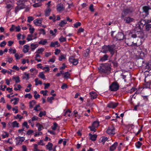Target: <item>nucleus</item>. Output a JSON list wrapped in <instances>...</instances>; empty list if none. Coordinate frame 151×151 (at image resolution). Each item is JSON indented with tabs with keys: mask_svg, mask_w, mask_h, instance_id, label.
<instances>
[{
	"mask_svg": "<svg viewBox=\"0 0 151 151\" xmlns=\"http://www.w3.org/2000/svg\"><path fill=\"white\" fill-rule=\"evenodd\" d=\"M130 32L128 34L129 37L125 39V43L128 46H138L141 44L140 40L135 39L133 37H130Z\"/></svg>",
	"mask_w": 151,
	"mask_h": 151,
	"instance_id": "1",
	"label": "nucleus"
},
{
	"mask_svg": "<svg viewBox=\"0 0 151 151\" xmlns=\"http://www.w3.org/2000/svg\"><path fill=\"white\" fill-rule=\"evenodd\" d=\"M141 30L136 27L134 30L130 31V36L134 37L135 39H137L138 38L142 39L144 37V34Z\"/></svg>",
	"mask_w": 151,
	"mask_h": 151,
	"instance_id": "2",
	"label": "nucleus"
},
{
	"mask_svg": "<svg viewBox=\"0 0 151 151\" xmlns=\"http://www.w3.org/2000/svg\"><path fill=\"white\" fill-rule=\"evenodd\" d=\"M121 10L122 11L121 17H125L134 11L133 8L130 6H124L122 7Z\"/></svg>",
	"mask_w": 151,
	"mask_h": 151,
	"instance_id": "3",
	"label": "nucleus"
},
{
	"mask_svg": "<svg viewBox=\"0 0 151 151\" xmlns=\"http://www.w3.org/2000/svg\"><path fill=\"white\" fill-rule=\"evenodd\" d=\"M98 69L101 73L108 74L110 73L111 64H103L102 66H99Z\"/></svg>",
	"mask_w": 151,
	"mask_h": 151,
	"instance_id": "4",
	"label": "nucleus"
},
{
	"mask_svg": "<svg viewBox=\"0 0 151 151\" xmlns=\"http://www.w3.org/2000/svg\"><path fill=\"white\" fill-rule=\"evenodd\" d=\"M142 9L143 11L140 13V16L141 17L145 18L149 14L150 11L151 10V8L149 6H145L143 7Z\"/></svg>",
	"mask_w": 151,
	"mask_h": 151,
	"instance_id": "5",
	"label": "nucleus"
},
{
	"mask_svg": "<svg viewBox=\"0 0 151 151\" xmlns=\"http://www.w3.org/2000/svg\"><path fill=\"white\" fill-rule=\"evenodd\" d=\"M107 49L111 55V56H112L114 54L115 52H117L116 50V46L115 45H106Z\"/></svg>",
	"mask_w": 151,
	"mask_h": 151,
	"instance_id": "6",
	"label": "nucleus"
},
{
	"mask_svg": "<svg viewBox=\"0 0 151 151\" xmlns=\"http://www.w3.org/2000/svg\"><path fill=\"white\" fill-rule=\"evenodd\" d=\"M119 88V84L116 82H114L109 86V90L111 91H116L118 90Z\"/></svg>",
	"mask_w": 151,
	"mask_h": 151,
	"instance_id": "7",
	"label": "nucleus"
},
{
	"mask_svg": "<svg viewBox=\"0 0 151 151\" xmlns=\"http://www.w3.org/2000/svg\"><path fill=\"white\" fill-rule=\"evenodd\" d=\"M147 22V20H145L141 18L139 22L136 24V27H137V28H138L140 30H142L144 26L146 25Z\"/></svg>",
	"mask_w": 151,
	"mask_h": 151,
	"instance_id": "8",
	"label": "nucleus"
},
{
	"mask_svg": "<svg viewBox=\"0 0 151 151\" xmlns=\"http://www.w3.org/2000/svg\"><path fill=\"white\" fill-rule=\"evenodd\" d=\"M106 133L110 135H114L115 134V129L113 124L108 128L106 130Z\"/></svg>",
	"mask_w": 151,
	"mask_h": 151,
	"instance_id": "9",
	"label": "nucleus"
},
{
	"mask_svg": "<svg viewBox=\"0 0 151 151\" xmlns=\"http://www.w3.org/2000/svg\"><path fill=\"white\" fill-rule=\"evenodd\" d=\"M69 60L70 63H72L74 65H77L78 63V59H75L74 57L73 56L70 57Z\"/></svg>",
	"mask_w": 151,
	"mask_h": 151,
	"instance_id": "10",
	"label": "nucleus"
},
{
	"mask_svg": "<svg viewBox=\"0 0 151 151\" xmlns=\"http://www.w3.org/2000/svg\"><path fill=\"white\" fill-rule=\"evenodd\" d=\"M122 19H123L124 21L127 23H129L131 22H132L134 20L133 19L129 17H121Z\"/></svg>",
	"mask_w": 151,
	"mask_h": 151,
	"instance_id": "11",
	"label": "nucleus"
},
{
	"mask_svg": "<svg viewBox=\"0 0 151 151\" xmlns=\"http://www.w3.org/2000/svg\"><path fill=\"white\" fill-rule=\"evenodd\" d=\"M116 39L119 40H122L124 37V34L121 32H118L115 36Z\"/></svg>",
	"mask_w": 151,
	"mask_h": 151,
	"instance_id": "12",
	"label": "nucleus"
},
{
	"mask_svg": "<svg viewBox=\"0 0 151 151\" xmlns=\"http://www.w3.org/2000/svg\"><path fill=\"white\" fill-rule=\"evenodd\" d=\"M118 103L111 102L109 103L107 105V107L111 108H114L118 105Z\"/></svg>",
	"mask_w": 151,
	"mask_h": 151,
	"instance_id": "13",
	"label": "nucleus"
},
{
	"mask_svg": "<svg viewBox=\"0 0 151 151\" xmlns=\"http://www.w3.org/2000/svg\"><path fill=\"white\" fill-rule=\"evenodd\" d=\"M16 145L21 144L22 142L25 139L23 137H19L16 138Z\"/></svg>",
	"mask_w": 151,
	"mask_h": 151,
	"instance_id": "14",
	"label": "nucleus"
},
{
	"mask_svg": "<svg viewBox=\"0 0 151 151\" xmlns=\"http://www.w3.org/2000/svg\"><path fill=\"white\" fill-rule=\"evenodd\" d=\"M25 7V5L24 4H20L15 8V13L17 12L21 9L24 8Z\"/></svg>",
	"mask_w": 151,
	"mask_h": 151,
	"instance_id": "15",
	"label": "nucleus"
},
{
	"mask_svg": "<svg viewBox=\"0 0 151 151\" xmlns=\"http://www.w3.org/2000/svg\"><path fill=\"white\" fill-rule=\"evenodd\" d=\"M146 29L148 31L151 28V20H147V22L145 25Z\"/></svg>",
	"mask_w": 151,
	"mask_h": 151,
	"instance_id": "16",
	"label": "nucleus"
},
{
	"mask_svg": "<svg viewBox=\"0 0 151 151\" xmlns=\"http://www.w3.org/2000/svg\"><path fill=\"white\" fill-rule=\"evenodd\" d=\"M147 50L146 49H143L141 51L140 53V57L141 58L143 59L145 57V55L146 54Z\"/></svg>",
	"mask_w": 151,
	"mask_h": 151,
	"instance_id": "17",
	"label": "nucleus"
},
{
	"mask_svg": "<svg viewBox=\"0 0 151 151\" xmlns=\"http://www.w3.org/2000/svg\"><path fill=\"white\" fill-rule=\"evenodd\" d=\"M42 19H41L38 18L35 20L33 22L36 25L39 26L42 23Z\"/></svg>",
	"mask_w": 151,
	"mask_h": 151,
	"instance_id": "18",
	"label": "nucleus"
},
{
	"mask_svg": "<svg viewBox=\"0 0 151 151\" xmlns=\"http://www.w3.org/2000/svg\"><path fill=\"white\" fill-rule=\"evenodd\" d=\"M97 94L95 92L93 91L90 93V97L91 99H93L97 97Z\"/></svg>",
	"mask_w": 151,
	"mask_h": 151,
	"instance_id": "19",
	"label": "nucleus"
},
{
	"mask_svg": "<svg viewBox=\"0 0 151 151\" xmlns=\"http://www.w3.org/2000/svg\"><path fill=\"white\" fill-rule=\"evenodd\" d=\"M118 145V143L115 142L110 147V151H113L116 148Z\"/></svg>",
	"mask_w": 151,
	"mask_h": 151,
	"instance_id": "20",
	"label": "nucleus"
},
{
	"mask_svg": "<svg viewBox=\"0 0 151 151\" xmlns=\"http://www.w3.org/2000/svg\"><path fill=\"white\" fill-rule=\"evenodd\" d=\"M64 8L63 4H58L57 6V10L58 12H60L64 10Z\"/></svg>",
	"mask_w": 151,
	"mask_h": 151,
	"instance_id": "21",
	"label": "nucleus"
},
{
	"mask_svg": "<svg viewBox=\"0 0 151 151\" xmlns=\"http://www.w3.org/2000/svg\"><path fill=\"white\" fill-rule=\"evenodd\" d=\"M89 135L90 137V139L92 141H95L96 139L97 135L96 134L92 135L91 133L89 134Z\"/></svg>",
	"mask_w": 151,
	"mask_h": 151,
	"instance_id": "22",
	"label": "nucleus"
},
{
	"mask_svg": "<svg viewBox=\"0 0 151 151\" xmlns=\"http://www.w3.org/2000/svg\"><path fill=\"white\" fill-rule=\"evenodd\" d=\"M109 58V56L107 54H105L102 57H101L100 58V60L103 62L108 60Z\"/></svg>",
	"mask_w": 151,
	"mask_h": 151,
	"instance_id": "23",
	"label": "nucleus"
},
{
	"mask_svg": "<svg viewBox=\"0 0 151 151\" xmlns=\"http://www.w3.org/2000/svg\"><path fill=\"white\" fill-rule=\"evenodd\" d=\"M55 45H57V47H58L60 46V45L59 44L58 41H56L54 42H51V43L50 46L51 47H55Z\"/></svg>",
	"mask_w": 151,
	"mask_h": 151,
	"instance_id": "24",
	"label": "nucleus"
},
{
	"mask_svg": "<svg viewBox=\"0 0 151 151\" xmlns=\"http://www.w3.org/2000/svg\"><path fill=\"white\" fill-rule=\"evenodd\" d=\"M53 144L52 143L49 142L48 144L46 145V148L49 151H51L52 150V147Z\"/></svg>",
	"mask_w": 151,
	"mask_h": 151,
	"instance_id": "25",
	"label": "nucleus"
},
{
	"mask_svg": "<svg viewBox=\"0 0 151 151\" xmlns=\"http://www.w3.org/2000/svg\"><path fill=\"white\" fill-rule=\"evenodd\" d=\"M67 23L66 20L64 19L61 20L59 24V25L61 27H63L65 26V25Z\"/></svg>",
	"mask_w": 151,
	"mask_h": 151,
	"instance_id": "26",
	"label": "nucleus"
},
{
	"mask_svg": "<svg viewBox=\"0 0 151 151\" xmlns=\"http://www.w3.org/2000/svg\"><path fill=\"white\" fill-rule=\"evenodd\" d=\"M29 47V46L27 45L24 46L23 51L24 53H26L28 52Z\"/></svg>",
	"mask_w": 151,
	"mask_h": 151,
	"instance_id": "27",
	"label": "nucleus"
},
{
	"mask_svg": "<svg viewBox=\"0 0 151 151\" xmlns=\"http://www.w3.org/2000/svg\"><path fill=\"white\" fill-rule=\"evenodd\" d=\"M38 76L40 78L44 80H45V79H46L45 75L44 74V73L43 72H40L39 73V74L38 75Z\"/></svg>",
	"mask_w": 151,
	"mask_h": 151,
	"instance_id": "28",
	"label": "nucleus"
},
{
	"mask_svg": "<svg viewBox=\"0 0 151 151\" xmlns=\"http://www.w3.org/2000/svg\"><path fill=\"white\" fill-rule=\"evenodd\" d=\"M35 85L36 86L38 85V84L42 85V81L40 80H38V78H35Z\"/></svg>",
	"mask_w": 151,
	"mask_h": 151,
	"instance_id": "29",
	"label": "nucleus"
},
{
	"mask_svg": "<svg viewBox=\"0 0 151 151\" xmlns=\"http://www.w3.org/2000/svg\"><path fill=\"white\" fill-rule=\"evenodd\" d=\"M12 125L13 127H19V123L16 121H14L12 123Z\"/></svg>",
	"mask_w": 151,
	"mask_h": 151,
	"instance_id": "30",
	"label": "nucleus"
},
{
	"mask_svg": "<svg viewBox=\"0 0 151 151\" xmlns=\"http://www.w3.org/2000/svg\"><path fill=\"white\" fill-rule=\"evenodd\" d=\"M63 78H69V76L70 75V73L68 72H65L64 74Z\"/></svg>",
	"mask_w": 151,
	"mask_h": 151,
	"instance_id": "31",
	"label": "nucleus"
},
{
	"mask_svg": "<svg viewBox=\"0 0 151 151\" xmlns=\"http://www.w3.org/2000/svg\"><path fill=\"white\" fill-rule=\"evenodd\" d=\"M71 112V111L69 109H68L64 113V116H70V113Z\"/></svg>",
	"mask_w": 151,
	"mask_h": 151,
	"instance_id": "32",
	"label": "nucleus"
},
{
	"mask_svg": "<svg viewBox=\"0 0 151 151\" xmlns=\"http://www.w3.org/2000/svg\"><path fill=\"white\" fill-rule=\"evenodd\" d=\"M99 125V122L97 121H95L92 124V126L93 127H97Z\"/></svg>",
	"mask_w": 151,
	"mask_h": 151,
	"instance_id": "33",
	"label": "nucleus"
},
{
	"mask_svg": "<svg viewBox=\"0 0 151 151\" xmlns=\"http://www.w3.org/2000/svg\"><path fill=\"white\" fill-rule=\"evenodd\" d=\"M36 102L35 100H32L29 102V107L30 108L33 107L34 105L36 104Z\"/></svg>",
	"mask_w": 151,
	"mask_h": 151,
	"instance_id": "34",
	"label": "nucleus"
},
{
	"mask_svg": "<svg viewBox=\"0 0 151 151\" xmlns=\"http://www.w3.org/2000/svg\"><path fill=\"white\" fill-rule=\"evenodd\" d=\"M30 45L31 47V49L32 51H33L38 46L37 44H34L33 43L31 44Z\"/></svg>",
	"mask_w": 151,
	"mask_h": 151,
	"instance_id": "35",
	"label": "nucleus"
},
{
	"mask_svg": "<svg viewBox=\"0 0 151 151\" xmlns=\"http://www.w3.org/2000/svg\"><path fill=\"white\" fill-rule=\"evenodd\" d=\"M13 79L15 80V82L16 83H19L20 81L19 77L18 76L17 77L13 76Z\"/></svg>",
	"mask_w": 151,
	"mask_h": 151,
	"instance_id": "36",
	"label": "nucleus"
},
{
	"mask_svg": "<svg viewBox=\"0 0 151 151\" xmlns=\"http://www.w3.org/2000/svg\"><path fill=\"white\" fill-rule=\"evenodd\" d=\"M58 126V125L56 122L53 123V125L51 127V128L53 130H55L57 127Z\"/></svg>",
	"mask_w": 151,
	"mask_h": 151,
	"instance_id": "37",
	"label": "nucleus"
},
{
	"mask_svg": "<svg viewBox=\"0 0 151 151\" xmlns=\"http://www.w3.org/2000/svg\"><path fill=\"white\" fill-rule=\"evenodd\" d=\"M47 42V40L45 39L43 41L41 40L38 43L39 44H41L44 45H45Z\"/></svg>",
	"mask_w": 151,
	"mask_h": 151,
	"instance_id": "38",
	"label": "nucleus"
},
{
	"mask_svg": "<svg viewBox=\"0 0 151 151\" xmlns=\"http://www.w3.org/2000/svg\"><path fill=\"white\" fill-rule=\"evenodd\" d=\"M51 10L50 9H48L45 11V15L46 16H49Z\"/></svg>",
	"mask_w": 151,
	"mask_h": 151,
	"instance_id": "39",
	"label": "nucleus"
},
{
	"mask_svg": "<svg viewBox=\"0 0 151 151\" xmlns=\"http://www.w3.org/2000/svg\"><path fill=\"white\" fill-rule=\"evenodd\" d=\"M66 39L65 37H63V36H61L59 39V41L61 42H63L66 41Z\"/></svg>",
	"mask_w": 151,
	"mask_h": 151,
	"instance_id": "40",
	"label": "nucleus"
},
{
	"mask_svg": "<svg viewBox=\"0 0 151 151\" xmlns=\"http://www.w3.org/2000/svg\"><path fill=\"white\" fill-rule=\"evenodd\" d=\"M142 145V143L139 141L137 142L135 144V145L137 148H139Z\"/></svg>",
	"mask_w": 151,
	"mask_h": 151,
	"instance_id": "41",
	"label": "nucleus"
},
{
	"mask_svg": "<svg viewBox=\"0 0 151 151\" xmlns=\"http://www.w3.org/2000/svg\"><path fill=\"white\" fill-rule=\"evenodd\" d=\"M66 55H61L59 58V61H61L62 60L65 59L66 58Z\"/></svg>",
	"mask_w": 151,
	"mask_h": 151,
	"instance_id": "42",
	"label": "nucleus"
},
{
	"mask_svg": "<svg viewBox=\"0 0 151 151\" xmlns=\"http://www.w3.org/2000/svg\"><path fill=\"white\" fill-rule=\"evenodd\" d=\"M54 99V98L53 97H48L47 99V101L49 102L50 104L52 103V101Z\"/></svg>",
	"mask_w": 151,
	"mask_h": 151,
	"instance_id": "43",
	"label": "nucleus"
},
{
	"mask_svg": "<svg viewBox=\"0 0 151 151\" xmlns=\"http://www.w3.org/2000/svg\"><path fill=\"white\" fill-rule=\"evenodd\" d=\"M34 18L32 16L28 17L27 18V21L29 22H30L31 21L33 20Z\"/></svg>",
	"mask_w": 151,
	"mask_h": 151,
	"instance_id": "44",
	"label": "nucleus"
},
{
	"mask_svg": "<svg viewBox=\"0 0 151 151\" xmlns=\"http://www.w3.org/2000/svg\"><path fill=\"white\" fill-rule=\"evenodd\" d=\"M46 115V112L45 111H41L39 114V116L40 117H41L43 116H45Z\"/></svg>",
	"mask_w": 151,
	"mask_h": 151,
	"instance_id": "45",
	"label": "nucleus"
},
{
	"mask_svg": "<svg viewBox=\"0 0 151 151\" xmlns=\"http://www.w3.org/2000/svg\"><path fill=\"white\" fill-rule=\"evenodd\" d=\"M44 49L43 48H41L38 49L37 50V51H36L35 52V53H37L38 54L42 53V52L44 51Z\"/></svg>",
	"mask_w": 151,
	"mask_h": 151,
	"instance_id": "46",
	"label": "nucleus"
},
{
	"mask_svg": "<svg viewBox=\"0 0 151 151\" xmlns=\"http://www.w3.org/2000/svg\"><path fill=\"white\" fill-rule=\"evenodd\" d=\"M42 4L41 3H38L33 4V6L34 7H37L40 6Z\"/></svg>",
	"mask_w": 151,
	"mask_h": 151,
	"instance_id": "47",
	"label": "nucleus"
},
{
	"mask_svg": "<svg viewBox=\"0 0 151 151\" xmlns=\"http://www.w3.org/2000/svg\"><path fill=\"white\" fill-rule=\"evenodd\" d=\"M25 98H28L29 99H31L32 97V96L30 93H27L25 96Z\"/></svg>",
	"mask_w": 151,
	"mask_h": 151,
	"instance_id": "48",
	"label": "nucleus"
},
{
	"mask_svg": "<svg viewBox=\"0 0 151 151\" xmlns=\"http://www.w3.org/2000/svg\"><path fill=\"white\" fill-rule=\"evenodd\" d=\"M81 24L80 22H78L74 24V26L76 28L80 26Z\"/></svg>",
	"mask_w": 151,
	"mask_h": 151,
	"instance_id": "49",
	"label": "nucleus"
},
{
	"mask_svg": "<svg viewBox=\"0 0 151 151\" xmlns=\"http://www.w3.org/2000/svg\"><path fill=\"white\" fill-rule=\"evenodd\" d=\"M55 57L54 56H52V57L51 58H50L49 61V62H51L52 63H54L55 62Z\"/></svg>",
	"mask_w": 151,
	"mask_h": 151,
	"instance_id": "50",
	"label": "nucleus"
},
{
	"mask_svg": "<svg viewBox=\"0 0 151 151\" xmlns=\"http://www.w3.org/2000/svg\"><path fill=\"white\" fill-rule=\"evenodd\" d=\"M39 30L40 32V34H42L44 35L45 34L46 32H45V30L44 29L41 28L39 29Z\"/></svg>",
	"mask_w": 151,
	"mask_h": 151,
	"instance_id": "51",
	"label": "nucleus"
},
{
	"mask_svg": "<svg viewBox=\"0 0 151 151\" xmlns=\"http://www.w3.org/2000/svg\"><path fill=\"white\" fill-rule=\"evenodd\" d=\"M6 42L5 41H4L0 44V47H4L6 45Z\"/></svg>",
	"mask_w": 151,
	"mask_h": 151,
	"instance_id": "52",
	"label": "nucleus"
},
{
	"mask_svg": "<svg viewBox=\"0 0 151 151\" xmlns=\"http://www.w3.org/2000/svg\"><path fill=\"white\" fill-rule=\"evenodd\" d=\"M88 128L90 129L91 131H93L94 132H96V129H95L96 127H93L91 126H89Z\"/></svg>",
	"mask_w": 151,
	"mask_h": 151,
	"instance_id": "53",
	"label": "nucleus"
},
{
	"mask_svg": "<svg viewBox=\"0 0 151 151\" xmlns=\"http://www.w3.org/2000/svg\"><path fill=\"white\" fill-rule=\"evenodd\" d=\"M40 107V105L39 104H37L36 106L34 108V110L36 111H38L40 110V109H38L37 108Z\"/></svg>",
	"mask_w": 151,
	"mask_h": 151,
	"instance_id": "54",
	"label": "nucleus"
},
{
	"mask_svg": "<svg viewBox=\"0 0 151 151\" xmlns=\"http://www.w3.org/2000/svg\"><path fill=\"white\" fill-rule=\"evenodd\" d=\"M89 10L92 12L94 11V9L93 8V4H91L89 7Z\"/></svg>",
	"mask_w": 151,
	"mask_h": 151,
	"instance_id": "55",
	"label": "nucleus"
},
{
	"mask_svg": "<svg viewBox=\"0 0 151 151\" xmlns=\"http://www.w3.org/2000/svg\"><path fill=\"white\" fill-rule=\"evenodd\" d=\"M15 29H16L15 31L16 32H19L20 29L21 28L19 25H18L17 26L15 27Z\"/></svg>",
	"mask_w": 151,
	"mask_h": 151,
	"instance_id": "56",
	"label": "nucleus"
},
{
	"mask_svg": "<svg viewBox=\"0 0 151 151\" xmlns=\"http://www.w3.org/2000/svg\"><path fill=\"white\" fill-rule=\"evenodd\" d=\"M112 63L115 67H116L118 66V63L116 61H114L112 62Z\"/></svg>",
	"mask_w": 151,
	"mask_h": 151,
	"instance_id": "57",
	"label": "nucleus"
},
{
	"mask_svg": "<svg viewBox=\"0 0 151 151\" xmlns=\"http://www.w3.org/2000/svg\"><path fill=\"white\" fill-rule=\"evenodd\" d=\"M53 17L52 16H50V17L49 18L50 19H52V21L53 22H55L56 21L55 20V15L53 14Z\"/></svg>",
	"mask_w": 151,
	"mask_h": 151,
	"instance_id": "58",
	"label": "nucleus"
},
{
	"mask_svg": "<svg viewBox=\"0 0 151 151\" xmlns=\"http://www.w3.org/2000/svg\"><path fill=\"white\" fill-rule=\"evenodd\" d=\"M104 50L103 51V52L104 53H106L108 52V50L107 49L106 47V45L104 47Z\"/></svg>",
	"mask_w": 151,
	"mask_h": 151,
	"instance_id": "59",
	"label": "nucleus"
},
{
	"mask_svg": "<svg viewBox=\"0 0 151 151\" xmlns=\"http://www.w3.org/2000/svg\"><path fill=\"white\" fill-rule=\"evenodd\" d=\"M43 84L45 85V87H44V88L45 89L47 88L50 86V84L49 83H44Z\"/></svg>",
	"mask_w": 151,
	"mask_h": 151,
	"instance_id": "60",
	"label": "nucleus"
},
{
	"mask_svg": "<svg viewBox=\"0 0 151 151\" xmlns=\"http://www.w3.org/2000/svg\"><path fill=\"white\" fill-rule=\"evenodd\" d=\"M14 118L16 119L19 118L20 119H21L23 118V117L20 114H18L17 115V116H14Z\"/></svg>",
	"mask_w": 151,
	"mask_h": 151,
	"instance_id": "61",
	"label": "nucleus"
},
{
	"mask_svg": "<svg viewBox=\"0 0 151 151\" xmlns=\"http://www.w3.org/2000/svg\"><path fill=\"white\" fill-rule=\"evenodd\" d=\"M4 132L5 133V135L3 134L2 135L3 138H5L6 137H8L9 136V134L7 133L6 132Z\"/></svg>",
	"mask_w": 151,
	"mask_h": 151,
	"instance_id": "62",
	"label": "nucleus"
},
{
	"mask_svg": "<svg viewBox=\"0 0 151 151\" xmlns=\"http://www.w3.org/2000/svg\"><path fill=\"white\" fill-rule=\"evenodd\" d=\"M19 100L18 98H15V101L13 103L14 104V105L17 104Z\"/></svg>",
	"mask_w": 151,
	"mask_h": 151,
	"instance_id": "63",
	"label": "nucleus"
},
{
	"mask_svg": "<svg viewBox=\"0 0 151 151\" xmlns=\"http://www.w3.org/2000/svg\"><path fill=\"white\" fill-rule=\"evenodd\" d=\"M60 50L57 48L55 50V54L56 55H57L59 54V53L60 52Z\"/></svg>",
	"mask_w": 151,
	"mask_h": 151,
	"instance_id": "64",
	"label": "nucleus"
}]
</instances>
